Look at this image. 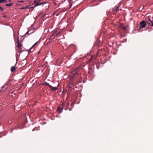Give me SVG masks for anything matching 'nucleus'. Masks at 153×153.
I'll return each mask as SVG.
<instances>
[{"label":"nucleus","mask_w":153,"mask_h":153,"mask_svg":"<svg viewBox=\"0 0 153 153\" xmlns=\"http://www.w3.org/2000/svg\"><path fill=\"white\" fill-rule=\"evenodd\" d=\"M149 20L151 22V21H152L150 20V18L149 19Z\"/></svg>","instance_id":"a878e982"},{"label":"nucleus","mask_w":153,"mask_h":153,"mask_svg":"<svg viewBox=\"0 0 153 153\" xmlns=\"http://www.w3.org/2000/svg\"><path fill=\"white\" fill-rule=\"evenodd\" d=\"M40 0H39L38 1V2L40 1Z\"/></svg>","instance_id":"473e14b6"},{"label":"nucleus","mask_w":153,"mask_h":153,"mask_svg":"<svg viewBox=\"0 0 153 153\" xmlns=\"http://www.w3.org/2000/svg\"><path fill=\"white\" fill-rule=\"evenodd\" d=\"M14 91V90L13 89H12L10 91V92L11 93H13Z\"/></svg>","instance_id":"f8f14e48"},{"label":"nucleus","mask_w":153,"mask_h":153,"mask_svg":"<svg viewBox=\"0 0 153 153\" xmlns=\"http://www.w3.org/2000/svg\"><path fill=\"white\" fill-rule=\"evenodd\" d=\"M119 9L117 7V6H116L113 9V11H116L117 12L118 10Z\"/></svg>","instance_id":"0eeeda50"},{"label":"nucleus","mask_w":153,"mask_h":153,"mask_svg":"<svg viewBox=\"0 0 153 153\" xmlns=\"http://www.w3.org/2000/svg\"><path fill=\"white\" fill-rule=\"evenodd\" d=\"M7 1V0H3V3H5Z\"/></svg>","instance_id":"aec40b11"},{"label":"nucleus","mask_w":153,"mask_h":153,"mask_svg":"<svg viewBox=\"0 0 153 153\" xmlns=\"http://www.w3.org/2000/svg\"><path fill=\"white\" fill-rule=\"evenodd\" d=\"M13 80L11 79H9L7 82L4 85H3L1 88V89L0 90V91H5L7 88V87H5V86L9 85H10L11 82Z\"/></svg>","instance_id":"f257e3e1"},{"label":"nucleus","mask_w":153,"mask_h":153,"mask_svg":"<svg viewBox=\"0 0 153 153\" xmlns=\"http://www.w3.org/2000/svg\"><path fill=\"white\" fill-rule=\"evenodd\" d=\"M35 7H34H34H31L30 8H34Z\"/></svg>","instance_id":"5701e85b"},{"label":"nucleus","mask_w":153,"mask_h":153,"mask_svg":"<svg viewBox=\"0 0 153 153\" xmlns=\"http://www.w3.org/2000/svg\"><path fill=\"white\" fill-rule=\"evenodd\" d=\"M38 42H36L33 46H34L35 45H36V44H37V43H38Z\"/></svg>","instance_id":"4be33fe9"},{"label":"nucleus","mask_w":153,"mask_h":153,"mask_svg":"<svg viewBox=\"0 0 153 153\" xmlns=\"http://www.w3.org/2000/svg\"><path fill=\"white\" fill-rule=\"evenodd\" d=\"M21 42L22 41H21L20 42H19V37L18 36L17 41L18 44L17 45V47L20 50L22 49V45L21 44Z\"/></svg>","instance_id":"7ed1b4c3"},{"label":"nucleus","mask_w":153,"mask_h":153,"mask_svg":"<svg viewBox=\"0 0 153 153\" xmlns=\"http://www.w3.org/2000/svg\"><path fill=\"white\" fill-rule=\"evenodd\" d=\"M93 58V56H91L90 59H89V62H90L91 61Z\"/></svg>","instance_id":"ddd939ff"},{"label":"nucleus","mask_w":153,"mask_h":153,"mask_svg":"<svg viewBox=\"0 0 153 153\" xmlns=\"http://www.w3.org/2000/svg\"><path fill=\"white\" fill-rule=\"evenodd\" d=\"M151 22L152 23V25H151L153 27V22L152 21H151Z\"/></svg>","instance_id":"412c9836"},{"label":"nucleus","mask_w":153,"mask_h":153,"mask_svg":"<svg viewBox=\"0 0 153 153\" xmlns=\"http://www.w3.org/2000/svg\"><path fill=\"white\" fill-rule=\"evenodd\" d=\"M63 109V108H60V106L58 107L57 108V111L58 112V113L60 114L61 113Z\"/></svg>","instance_id":"20e7f679"},{"label":"nucleus","mask_w":153,"mask_h":153,"mask_svg":"<svg viewBox=\"0 0 153 153\" xmlns=\"http://www.w3.org/2000/svg\"><path fill=\"white\" fill-rule=\"evenodd\" d=\"M76 69H77L76 68V69H74V71H75L76 70Z\"/></svg>","instance_id":"7c9ffc66"},{"label":"nucleus","mask_w":153,"mask_h":153,"mask_svg":"<svg viewBox=\"0 0 153 153\" xmlns=\"http://www.w3.org/2000/svg\"><path fill=\"white\" fill-rule=\"evenodd\" d=\"M28 7H26V8H28Z\"/></svg>","instance_id":"f704fd0d"},{"label":"nucleus","mask_w":153,"mask_h":153,"mask_svg":"<svg viewBox=\"0 0 153 153\" xmlns=\"http://www.w3.org/2000/svg\"><path fill=\"white\" fill-rule=\"evenodd\" d=\"M33 47V46H32L31 48H30V49H29V51H30V52H32L33 51V50H32V47Z\"/></svg>","instance_id":"4468645a"},{"label":"nucleus","mask_w":153,"mask_h":153,"mask_svg":"<svg viewBox=\"0 0 153 153\" xmlns=\"http://www.w3.org/2000/svg\"><path fill=\"white\" fill-rule=\"evenodd\" d=\"M36 1H34V3H36Z\"/></svg>","instance_id":"c85d7f7f"},{"label":"nucleus","mask_w":153,"mask_h":153,"mask_svg":"<svg viewBox=\"0 0 153 153\" xmlns=\"http://www.w3.org/2000/svg\"><path fill=\"white\" fill-rule=\"evenodd\" d=\"M78 75V73H77L76 72L74 73L73 75L72 78L73 79L75 78L76 77V75Z\"/></svg>","instance_id":"6e6552de"},{"label":"nucleus","mask_w":153,"mask_h":153,"mask_svg":"<svg viewBox=\"0 0 153 153\" xmlns=\"http://www.w3.org/2000/svg\"><path fill=\"white\" fill-rule=\"evenodd\" d=\"M9 1H10L11 0H9Z\"/></svg>","instance_id":"2f4dec72"},{"label":"nucleus","mask_w":153,"mask_h":153,"mask_svg":"<svg viewBox=\"0 0 153 153\" xmlns=\"http://www.w3.org/2000/svg\"><path fill=\"white\" fill-rule=\"evenodd\" d=\"M60 33V32H58V33H57L56 34V36H58V35H59V34Z\"/></svg>","instance_id":"f3484780"},{"label":"nucleus","mask_w":153,"mask_h":153,"mask_svg":"<svg viewBox=\"0 0 153 153\" xmlns=\"http://www.w3.org/2000/svg\"><path fill=\"white\" fill-rule=\"evenodd\" d=\"M42 4H41V3H38L35 5L34 7H36L38 5H41Z\"/></svg>","instance_id":"9d476101"},{"label":"nucleus","mask_w":153,"mask_h":153,"mask_svg":"<svg viewBox=\"0 0 153 153\" xmlns=\"http://www.w3.org/2000/svg\"><path fill=\"white\" fill-rule=\"evenodd\" d=\"M55 37V36L53 35V34H52L51 36V38L53 39Z\"/></svg>","instance_id":"9b49d317"},{"label":"nucleus","mask_w":153,"mask_h":153,"mask_svg":"<svg viewBox=\"0 0 153 153\" xmlns=\"http://www.w3.org/2000/svg\"><path fill=\"white\" fill-rule=\"evenodd\" d=\"M123 29H126V27H124L123 28Z\"/></svg>","instance_id":"c756f323"},{"label":"nucleus","mask_w":153,"mask_h":153,"mask_svg":"<svg viewBox=\"0 0 153 153\" xmlns=\"http://www.w3.org/2000/svg\"><path fill=\"white\" fill-rule=\"evenodd\" d=\"M22 9H24V7H23L22 8Z\"/></svg>","instance_id":"72a5a7b5"},{"label":"nucleus","mask_w":153,"mask_h":153,"mask_svg":"<svg viewBox=\"0 0 153 153\" xmlns=\"http://www.w3.org/2000/svg\"><path fill=\"white\" fill-rule=\"evenodd\" d=\"M3 0H0V3H3Z\"/></svg>","instance_id":"6ab92c4d"},{"label":"nucleus","mask_w":153,"mask_h":153,"mask_svg":"<svg viewBox=\"0 0 153 153\" xmlns=\"http://www.w3.org/2000/svg\"><path fill=\"white\" fill-rule=\"evenodd\" d=\"M69 31H70V32H71V31H72V30L70 29V30Z\"/></svg>","instance_id":"cd10ccee"},{"label":"nucleus","mask_w":153,"mask_h":153,"mask_svg":"<svg viewBox=\"0 0 153 153\" xmlns=\"http://www.w3.org/2000/svg\"><path fill=\"white\" fill-rule=\"evenodd\" d=\"M71 5H72V4H70V8L71 7Z\"/></svg>","instance_id":"393cba45"},{"label":"nucleus","mask_w":153,"mask_h":153,"mask_svg":"<svg viewBox=\"0 0 153 153\" xmlns=\"http://www.w3.org/2000/svg\"><path fill=\"white\" fill-rule=\"evenodd\" d=\"M45 85H48L49 86V87L50 88V86H51V85H49L48 83L46 82L45 83Z\"/></svg>","instance_id":"2eb2a0df"},{"label":"nucleus","mask_w":153,"mask_h":153,"mask_svg":"<svg viewBox=\"0 0 153 153\" xmlns=\"http://www.w3.org/2000/svg\"><path fill=\"white\" fill-rule=\"evenodd\" d=\"M120 5L119 4H118V5L117 6V7L118 8H119V7H120Z\"/></svg>","instance_id":"a211bd4d"},{"label":"nucleus","mask_w":153,"mask_h":153,"mask_svg":"<svg viewBox=\"0 0 153 153\" xmlns=\"http://www.w3.org/2000/svg\"><path fill=\"white\" fill-rule=\"evenodd\" d=\"M0 10H1V11H2L4 9L2 7H0Z\"/></svg>","instance_id":"dca6fc26"},{"label":"nucleus","mask_w":153,"mask_h":153,"mask_svg":"<svg viewBox=\"0 0 153 153\" xmlns=\"http://www.w3.org/2000/svg\"><path fill=\"white\" fill-rule=\"evenodd\" d=\"M140 28L141 29L142 28H145L146 25V23L144 21H143L141 22L140 23Z\"/></svg>","instance_id":"f03ea898"},{"label":"nucleus","mask_w":153,"mask_h":153,"mask_svg":"<svg viewBox=\"0 0 153 153\" xmlns=\"http://www.w3.org/2000/svg\"><path fill=\"white\" fill-rule=\"evenodd\" d=\"M45 2H43L42 3H41V4H45Z\"/></svg>","instance_id":"b1692460"},{"label":"nucleus","mask_w":153,"mask_h":153,"mask_svg":"<svg viewBox=\"0 0 153 153\" xmlns=\"http://www.w3.org/2000/svg\"><path fill=\"white\" fill-rule=\"evenodd\" d=\"M16 68L15 67V66H12L11 67V72H14L16 70Z\"/></svg>","instance_id":"423d86ee"},{"label":"nucleus","mask_w":153,"mask_h":153,"mask_svg":"<svg viewBox=\"0 0 153 153\" xmlns=\"http://www.w3.org/2000/svg\"><path fill=\"white\" fill-rule=\"evenodd\" d=\"M50 88L51 90L55 91L58 89L57 87H53L51 85L50 86Z\"/></svg>","instance_id":"39448f33"},{"label":"nucleus","mask_w":153,"mask_h":153,"mask_svg":"<svg viewBox=\"0 0 153 153\" xmlns=\"http://www.w3.org/2000/svg\"><path fill=\"white\" fill-rule=\"evenodd\" d=\"M5 4L6 5V6H8V7H10V6H11L12 4H13V3H11L10 4Z\"/></svg>","instance_id":"1a4fd4ad"},{"label":"nucleus","mask_w":153,"mask_h":153,"mask_svg":"<svg viewBox=\"0 0 153 153\" xmlns=\"http://www.w3.org/2000/svg\"><path fill=\"white\" fill-rule=\"evenodd\" d=\"M3 17H6V15H4V16Z\"/></svg>","instance_id":"bb28decb"}]
</instances>
